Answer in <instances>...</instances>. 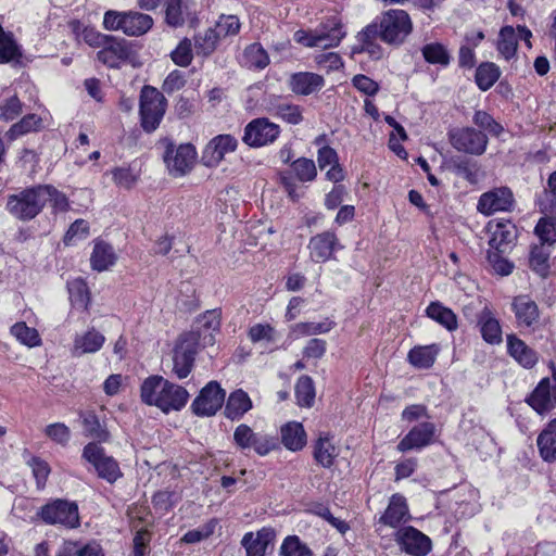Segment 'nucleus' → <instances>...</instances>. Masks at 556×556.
Wrapping results in <instances>:
<instances>
[{"label":"nucleus","instance_id":"obj_14","mask_svg":"<svg viewBox=\"0 0 556 556\" xmlns=\"http://www.w3.org/2000/svg\"><path fill=\"white\" fill-rule=\"evenodd\" d=\"M515 206L513 191L508 187L493 188L479 198L477 210L485 216L496 212H510Z\"/></svg>","mask_w":556,"mask_h":556},{"label":"nucleus","instance_id":"obj_32","mask_svg":"<svg viewBox=\"0 0 556 556\" xmlns=\"http://www.w3.org/2000/svg\"><path fill=\"white\" fill-rule=\"evenodd\" d=\"M478 324L483 340L490 344L502 342V328L496 318L493 317L489 308H484L479 317Z\"/></svg>","mask_w":556,"mask_h":556},{"label":"nucleus","instance_id":"obj_30","mask_svg":"<svg viewBox=\"0 0 556 556\" xmlns=\"http://www.w3.org/2000/svg\"><path fill=\"white\" fill-rule=\"evenodd\" d=\"M124 34L129 37H139L147 34L153 26V18L138 11H126Z\"/></svg>","mask_w":556,"mask_h":556},{"label":"nucleus","instance_id":"obj_27","mask_svg":"<svg viewBox=\"0 0 556 556\" xmlns=\"http://www.w3.org/2000/svg\"><path fill=\"white\" fill-rule=\"evenodd\" d=\"M338 455V447L332 443L328 434L320 435L314 443L313 457L320 467L326 469L331 468Z\"/></svg>","mask_w":556,"mask_h":556},{"label":"nucleus","instance_id":"obj_45","mask_svg":"<svg viewBox=\"0 0 556 556\" xmlns=\"http://www.w3.org/2000/svg\"><path fill=\"white\" fill-rule=\"evenodd\" d=\"M517 36L511 26H504L498 34L497 50L506 59H511L517 51Z\"/></svg>","mask_w":556,"mask_h":556},{"label":"nucleus","instance_id":"obj_52","mask_svg":"<svg viewBox=\"0 0 556 556\" xmlns=\"http://www.w3.org/2000/svg\"><path fill=\"white\" fill-rule=\"evenodd\" d=\"M281 556H313L312 551L306 544L302 543L296 535H290L285 539L280 547Z\"/></svg>","mask_w":556,"mask_h":556},{"label":"nucleus","instance_id":"obj_28","mask_svg":"<svg viewBox=\"0 0 556 556\" xmlns=\"http://www.w3.org/2000/svg\"><path fill=\"white\" fill-rule=\"evenodd\" d=\"M251 408L252 401L250 396L242 389H238L228 396L224 414L228 419L238 420Z\"/></svg>","mask_w":556,"mask_h":556},{"label":"nucleus","instance_id":"obj_17","mask_svg":"<svg viewBox=\"0 0 556 556\" xmlns=\"http://www.w3.org/2000/svg\"><path fill=\"white\" fill-rule=\"evenodd\" d=\"M238 147V140L228 134L218 135L206 144L202 160L206 166L218 165L227 153L233 152Z\"/></svg>","mask_w":556,"mask_h":556},{"label":"nucleus","instance_id":"obj_44","mask_svg":"<svg viewBox=\"0 0 556 556\" xmlns=\"http://www.w3.org/2000/svg\"><path fill=\"white\" fill-rule=\"evenodd\" d=\"M314 381L309 376H301L295 384V397L298 404L303 407H312L315 402Z\"/></svg>","mask_w":556,"mask_h":556},{"label":"nucleus","instance_id":"obj_11","mask_svg":"<svg viewBox=\"0 0 556 556\" xmlns=\"http://www.w3.org/2000/svg\"><path fill=\"white\" fill-rule=\"evenodd\" d=\"M197 156L195 148L191 143H184L176 147L173 142H167L164 161L169 173L174 176H182L191 170Z\"/></svg>","mask_w":556,"mask_h":556},{"label":"nucleus","instance_id":"obj_4","mask_svg":"<svg viewBox=\"0 0 556 556\" xmlns=\"http://www.w3.org/2000/svg\"><path fill=\"white\" fill-rule=\"evenodd\" d=\"M97 59L111 68H119L122 64H129L132 67L141 66L138 45L112 35L104 47L97 52Z\"/></svg>","mask_w":556,"mask_h":556},{"label":"nucleus","instance_id":"obj_16","mask_svg":"<svg viewBox=\"0 0 556 556\" xmlns=\"http://www.w3.org/2000/svg\"><path fill=\"white\" fill-rule=\"evenodd\" d=\"M435 430V425L433 422H420L413 427L399 442L397 450L404 453L412 450H421L430 445L434 440Z\"/></svg>","mask_w":556,"mask_h":556},{"label":"nucleus","instance_id":"obj_31","mask_svg":"<svg viewBox=\"0 0 556 556\" xmlns=\"http://www.w3.org/2000/svg\"><path fill=\"white\" fill-rule=\"evenodd\" d=\"M281 442L289 451H300L306 444V432L300 422H288L281 428Z\"/></svg>","mask_w":556,"mask_h":556},{"label":"nucleus","instance_id":"obj_21","mask_svg":"<svg viewBox=\"0 0 556 556\" xmlns=\"http://www.w3.org/2000/svg\"><path fill=\"white\" fill-rule=\"evenodd\" d=\"M492 236L489 240L490 249L500 252H509L513 242L516 239V228L509 220L498 222L495 225H488Z\"/></svg>","mask_w":556,"mask_h":556},{"label":"nucleus","instance_id":"obj_56","mask_svg":"<svg viewBox=\"0 0 556 556\" xmlns=\"http://www.w3.org/2000/svg\"><path fill=\"white\" fill-rule=\"evenodd\" d=\"M213 29L220 39L237 35L240 30L239 18L236 15H222Z\"/></svg>","mask_w":556,"mask_h":556},{"label":"nucleus","instance_id":"obj_46","mask_svg":"<svg viewBox=\"0 0 556 556\" xmlns=\"http://www.w3.org/2000/svg\"><path fill=\"white\" fill-rule=\"evenodd\" d=\"M244 64L248 67L265 68L269 64V56L260 43H252L244 49Z\"/></svg>","mask_w":556,"mask_h":556},{"label":"nucleus","instance_id":"obj_61","mask_svg":"<svg viewBox=\"0 0 556 556\" xmlns=\"http://www.w3.org/2000/svg\"><path fill=\"white\" fill-rule=\"evenodd\" d=\"M333 326L334 323L328 319L321 323H299L295 325L294 331L302 336H313L329 332Z\"/></svg>","mask_w":556,"mask_h":556},{"label":"nucleus","instance_id":"obj_36","mask_svg":"<svg viewBox=\"0 0 556 556\" xmlns=\"http://www.w3.org/2000/svg\"><path fill=\"white\" fill-rule=\"evenodd\" d=\"M105 338L102 333L97 331L96 329H91L87 331L83 336H77L74 340V353L78 352V355L86 353H96L99 351Z\"/></svg>","mask_w":556,"mask_h":556},{"label":"nucleus","instance_id":"obj_54","mask_svg":"<svg viewBox=\"0 0 556 556\" xmlns=\"http://www.w3.org/2000/svg\"><path fill=\"white\" fill-rule=\"evenodd\" d=\"M194 359L186 355V352L174 350L173 372L178 379H185L189 376L193 368Z\"/></svg>","mask_w":556,"mask_h":556},{"label":"nucleus","instance_id":"obj_26","mask_svg":"<svg viewBox=\"0 0 556 556\" xmlns=\"http://www.w3.org/2000/svg\"><path fill=\"white\" fill-rule=\"evenodd\" d=\"M536 445L544 462H556V418L552 419L538 435Z\"/></svg>","mask_w":556,"mask_h":556},{"label":"nucleus","instance_id":"obj_39","mask_svg":"<svg viewBox=\"0 0 556 556\" xmlns=\"http://www.w3.org/2000/svg\"><path fill=\"white\" fill-rule=\"evenodd\" d=\"M420 51L425 61L429 64L446 67L451 63L452 55L441 42L426 43Z\"/></svg>","mask_w":556,"mask_h":556},{"label":"nucleus","instance_id":"obj_19","mask_svg":"<svg viewBox=\"0 0 556 556\" xmlns=\"http://www.w3.org/2000/svg\"><path fill=\"white\" fill-rule=\"evenodd\" d=\"M325 86L321 75L312 72H298L290 76L289 87L298 96H309Z\"/></svg>","mask_w":556,"mask_h":556},{"label":"nucleus","instance_id":"obj_53","mask_svg":"<svg viewBox=\"0 0 556 556\" xmlns=\"http://www.w3.org/2000/svg\"><path fill=\"white\" fill-rule=\"evenodd\" d=\"M291 167L296 178L303 182L314 180L317 175L316 165L311 159L300 157L291 164Z\"/></svg>","mask_w":556,"mask_h":556},{"label":"nucleus","instance_id":"obj_38","mask_svg":"<svg viewBox=\"0 0 556 556\" xmlns=\"http://www.w3.org/2000/svg\"><path fill=\"white\" fill-rule=\"evenodd\" d=\"M42 127V118L35 114L30 113L25 115L20 122L13 124L10 129L7 131V137L9 140L13 141L21 136L27 135L33 131H38Z\"/></svg>","mask_w":556,"mask_h":556},{"label":"nucleus","instance_id":"obj_1","mask_svg":"<svg viewBox=\"0 0 556 556\" xmlns=\"http://www.w3.org/2000/svg\"><path fill=\"white\" fill-rule=\"evenodd\" d=\"M413 30V23L408 13L404 10L392 9L384 12L379 23L366 26L357 36L363 43V49L374 53V40L380 38L392 46L402 45Z\"/></svg>","mask_w":556,"mask_h":556},{"label":"nucleus","instance_id":"obj_2","mask_svg":"<svg viewBox=\"0 0 556 556\" xmlns=\"http://www.w3.org/2000/svg\"><path fill=\"white\" fill-rule=\"evenodd\" d=\"M141 401L150 406H156L162 412L180 410L188 402V391L170 382L162 376H150L140 388Z\"/></svg>","mask_w":556,"mask_h":556},{"label":"nucleus","instance_id":"obj_8","mask_svg":"<svg viewBox=\"0 0 556 556\" xmlns=\"http://www.w3.org/2000/svg\"><path fill=\"white\" fill-rule=\"evenodd\" d=\"M81 457L93 466L100 479L111 484L123 476L116 459L106 455L104 448L97 442L86 444Z\"/></svg>","mask_w":556,"mask_h":556},{"label":"nucleus","instance_id":"obj_13","mask_svg":"<svg viewBox=\"0 0 556 556\" xmlns=\"http://www.w3.org/2000/svg\"><path fill=\"white\" fill-rule=\"evenodd\" d=\"M280 128L266 117L252 119L244 128L243 142L249 147L258 148L273 143L279 136Z\"/></svg>","mask_w":556,"mask_h":556},{"label":"nucleus","instance_id":"obj_33","mask_svg":"<svg viewBox=\"0 0 556 556\" xmlns=\"http://www.w3.org/2000/svg\"><path fill=\"white\" fill-rule=\"evenodd\" d=\"M116 262V254L111 244L99 241L94 244L90 263L94 270L103 271L113 266Z\"/></svg>","mask_w":556,"mask_h":556},{"label":"nucleus","instance_id":"obj_59","mask_svg":"<svg viewBox=\"0 0 556 556\" xmlns=\"http://www.w3.org/2000/svg\"><path fill=\"white\" fill-rule=\"evenodd\" d=\"M45 433L50 440L62 446L67 445L71 439V430L63 422L48 425L45 429Z\"/></svg>","mask_w":556,"mask_h":556},{"label":"nucleus","instance_id":"obj_41","mask_svg":"<svg viewBox=\"0 0 556 556\" xmlns=\"http://www.w3.org/2000/svg\"><path fill=\"white\" fill-rule=\"evenodd\" d=\"M80 417L87 437L98 440V442H106L109 440L110 432L93 412L81 413Z\"/></svg>","mask_w":556,"mask_h":556},{"label":"nucleus","instance_id":"obj_23","mask_svg":"<svg viewBox=\"0 0 556 556\" xmlns=\"http://www.w3.org/2000/svg\"><path fill=\"white\" fill-rule=\"evenodd\" d=\"M526 402L540 415L549 412L553 407L551 379L543 378L526 399Z\"/></svg>","mask_w":556,"mask_h":556},{"label":"nucleus","instance_id":"obj_15","mask_svg":"<svg viewBox=\"0 0 556 556\" xmlns=\"http://www.w3.org/2000/svg\"><path fill=\"white\" fill-rule=\"evenodd\" d=\"M395 542L410 556H427L432 548L430 538L412 526L399 529L395 533Z\"/></svg>","mask_w":556,"mask_h":556},{"label":"nucleus","instance_id":"obj_55","mask_svg":"<svg viewBox=\"0 0 556 556\" xmlns=\"http://www.w3.org/2000/svg\"><path fill=\"white\" fill-rule=\"evenodd\" d=\"M508 252H500L494 249H489L486 258L496 274L502 276L509 275L514 269V264L504 257Z\"/></svg>","mask_w":556,"mask_h":556},{"label":"nucleus","instance_id":"obj_43","mask_svg":"<svg viewBox=\"0 0 556 556\" xmlns=\"http://www.w3.org/2000/svg\"><path fill=\"white\" fill-rule=\"evenodd\" d=\"M220 38L213 28H207L204 33L194 36V48L198 55L210 56L217 48Z\"/></svg>","mask_w":556,"mask_h":556},{"label":"nucleus","instance_id":"obj_20","mask_svg":"<svg viewBox=\"0 0 556 556\" xmlns=\"http://www.w3.org/2000/svg\"><path fill=\"white\" fill-rule=\"evenodd\" d=\"M410 519L406 498L400 494H393L383 515L379 518V523L396 528L400 523Z\"/></svg>","mask_w":556,"mask_h":556},{"label":"nucleus","instance_id":"obj_51","mask_svg":"<svg viewBox=\"0 0 556 556\" xmlns=\"http://www.w3.org/2000/svg\"><path fill=\"white\" fill-rule=\"evenodd\" d=\"M472 122L480 129L488 131L490 135L494 137H498L504 128L501 124H498L488 112L478 110L475 112Z\"/></svg>","mask_w":556,"mask_h":556},{"label":"nucleus","instance_id":"obj_37","mask_svg":"<svg viewBox=\"0 0 556 556\" xmlns=\"http://www.w3.org/2000/svg\"><path fill=\"white\" fill-rule=\"evenodd\" d=\"M427 316L453 331L457 329V317L454 312L440 302H431L426 309Z\"/></svg>","mask_w":556,"mask_h":556},{"label":"nucleus","instance_id":"obj_25","mask_svg":"<svg viewBox=\"0 0 556 556\" xmlns=\"http://www.w3.org/2000/svg\"><path fill=\"white\" fill-rule=\"evenodd\" d=\"M508 354L522 367L532 368L538 363V354L515 334L507 336Z\"/></svg>","mask_w":556,"mask_h":556},{"label":"nucleus","instance_id":"obj_29","mask_svg":"<svg viewBox=\"0 0 556 556\" xmlns=\"http://www.w3.org/2000/svg\"><path fill=\"white\" fill-rule=\"evenodd\" d=\"M190 15L189 0H165V22L168 26L181 27Z\"/></svg>","mask_w":556,"mask_h":556},{"label":"nucleus","instance_id":"obj_49","mask_svg":"<svg viewBox=\"0 0 556 556\" xmlns=\"http://www.w3.org/2000/svg\"><path fill=\"white\" fill-rule=\"evenodd\" d=\"M172 61L180 66L187 67L193 60L192 42L189 38H184L178 46L170 52Z\"/></svg>","mask_w":556,"mask_h":556},{"label":"nucleus","instance_id":"obj_18","mask_svg":"<svg viewBox=\"0 0 556 556\" xmlns=\"http://www.w3.org/2000/svg\"><path fill=\"white\" fill-rule=\"evenodd\" d=\"M307 248L313 262L324 263L332 258L333 252L340 248V243L333 231H324L313 236Z\"/></svg>","mask_w":556,"mask_h":556},{"label":"nucleus","instance_id":"obj_6","mask_svg":"<svg viewBox=\"0 0 556 556\" xmlns=\"http://www.w3.org/2000/svg\"><path fill=\"white\" fill-rule=\"evenodd\" d=\"M167 101L155 87L146 85L140 91L139 114L146 132H153L160 125L166 111Z\"/></svg>","mask_w":556,"mask_h":556},{"label":"nucleus","instance_id":"obj_10","mask_svg":"<svg viewBox=\"0 0 556 556\" xmlns=\"http://www.w3.org/2000/svg\"><path fill=\"white\" fill-rule=\"evenodd\" d=\"M448 141L454 149L470 155H482L488 147V136L473 127H457L448 131Z\"/></svg>","mask_w":556,"mask_h":556},{"label":"nucleus","instance_id":"obj_58","mask_svg":"<svg viewBox=\"0 0 556 556\" xmlns=\"http://www.w3.org/2000/svg\"><path fill=\"white\" fill-rule=\"evenodd\" d=\"M200 349H203L202 344L195 337V333H191V331L181 333L175 346L176 351L186 352V355L193 358H195Z\"/></svg>","mask_w":556,"mask_h":556},{"label":"nucleus","instance_id":"obj_42","mask_svg":"<svg viewBox=\"0 0 556 556\" xmlns=\"http://www.w3.org/2000/svg\"><path fill=\"white\" fill-rule=\"evenodd\" d=\"M500 75V68L494 63H482L476 71V84L482 91H486L496 83Z\"/></svg>","mask_w":556,"mask_h":556},{"label":"nucleus","instance_id":"obj_62","mask_svg":"<svg viewBox=\"0 0 556 556\" xmlns=\"http://www.w3.org/2000/svg\"><path fill=\"white\" fill-rule=\"evenodd\" d=\"M28 465L33 470L37 488L42 489L51 471L49 464L39 457H31L28 460Z\"/></svg>","mask_w":556,"mask_h":556},{"label":"nucleus","instance_id":"obj_47","mask_svg":"<svg viewBox=\"0 0 556 556\" xmlns=\"http://www.w3.org/2000/svg\"><path fill=\"white\" fill-rule=\"evenodd\" d=\"M453 172L469 182H476L478 177V164L476 161L457 156L451 160Z\"/></svg>","mask_w":556,"mask_h":556},{"label":"nucleus","instance_id":"obj_63","mask_svg":"<svg viewBox=\"0 0 556 556\" xmlns=\"http://www.w3.org/2000/svg\"><path fill=\"white\" fill-rule=\"evenodd\" d=\"M314 60L320 68H325L327 72L338 71L343 67L342 58L337 52L318 53Z\"/></svg>","mask_w":556,"mask_h":556},{"label":"nucleus","instance_id":"obj_34","mask_svg":"<svg viewBox=\"0 0 556 556\" xmlns=\"http://www.w3.org/2000/svg\"><path fill=\"white\" fill-rule=\"evenodd\" d=\"M439 348L435 344L413 348L407 355L410 365L419 369L430 368L437 358Z\"/></svg>","mask_w":556,"mask_h":556},{"label":"nucleus","instance_id":"obj_9","mask_svg":"<svg viewBox=\"0 0 556 556\" xmlns=\"http://www.w3.org/2000/svg\"><path fill=\"white\" fill-rule=\"evenodd\" d=\"M233 442L241 451L253 450L260 456H266L278 448L277 440L265 433L254 432L245 425H239L233 431Z\"/></svg>","mask_w":556,"mask_h":556},{"label":"nucleus","instance_id":"obj_60","mask_svg":"<svg viewBox=\"0 0 556 556\" xmlns=\"http://www.w3.org/2000/svg\"><path fill=\"white\" fill-rule=\"evenodd\" d=\"M89 235V224L85 219H76L68 228L64 236L66 245L73 244L76 240H83Z\"/></svg>","mask_w":556,"mask_h":556},{"label":"nucleus","instance_id":"obj_35","mask_svg":"<svg viewBox=\"0 0 556 556\" xmlns=\"http://www.w3.org/2000/svg\"><path fill=\"white\" fill-rule=\"evenodd\" d=\"M56 556H104V554L97 542L81 544L76 541H65L59 548Z\"/></svg>","mask_w":556,"mask_h":556},{"label":"nucleus","instance_id":"obj_57","mask_svg":"<svg viewBox=\"0 0 556 556\" xmlns=\"http://www.w3.org/2000/svg\"><path fill=\"white\" fill-rule=\"evenodd\" d=\"M535 235L540 239V244L551 247L556 242V225L545 218H541L535 228Z\"/></svg>","mask_w":556,"mask_h":556},{"label":"nucleus","instance_id":"obj_5","mask_svg":"<svg viewBox=\"0 0 556 556\" xmlns=\"http://www.w3.org/2000/svg\"><path fill=\"white\" fill-rule=\"evenodd\" d=\"M46 194L41 185L25 188L9 197L7 208L17 219L30 220L45 207Z\"/></svg>","mask_w":556,"mask_h":556},{"label":"nucleus","instance_id":"obj_48","mask_svg":"<svg viewBox=\"0 0 556 556\" xmlns=\"http://www.w3.org/2000/svg\"><path fill=\"white\" fill-rule=\"evenodd\" d=\"M68 293L72 305L87 309L89 303V291L87 285L83 280H74L68 283Z\"/></svg>","mask_w":556,"mask_h":556},{"label":"nucleus","instance_id":"obj_3","mask_svg":"<svg viewBox=\"0 0 556 556\" xmlns=\"http://www.w3.org/2000/svg\"><path fill=\"white\" fill-rule=\"evenodd\" d=\"M343 25L337 17L323 22L314 30L299 29L294 33V40L308 48H333L338 47L344 38Z\"/></svg>","mask_w":556,"mask_h":556},{"label":"nucleus","instance_id":"obj_50","mask_svg":"<svg viewBox=\"0 0 556 556\" xmlns=\"http://www.w3.org/2000/svg\"><path fill=\"white\" fill-rule=\"evenodd\" d=\"M12 334L23 344L30 348L40 344V337L35 328L28 327L25 323H16L11 328Z\"/></svg>","mask_w":556,"mask_h":556},{"label":"nucleus","instance_id":"obj_7","mask_svg":"<svg viewBox=\"0 0 556 556\" xmlns=\"http://www.w3.org/2000/svg\"><path fill=\"white\" fill-rule=\"evenodd\" d=\"M37 516L51 526H62L66 529L79 527L78 506L75 502L56 498L43 505Z\"/></svg>","mask_w":556,"mask_h":556},{"label":"nucleus","instance_id":"obj_24","mask_svg":"<svg viewBox=\"0 0 556 556\" xmlns=\"http://www.w3.org/2000/svg\"><path fill=\"white\" fill-rule=\"evenodd\" d=\"M273 540L274 533L263 528L255 534L253 532L245 533L241 540V544L245 549L247 556H265Z\"/></svg>","mask_w":556,"mask_h":556},{"label":"nucleus","instance_id":"obj_12","mask_svg":"<svg viewBox=\"0 0 556 556\" xmlns=\"http://www.w3.org/2000/svg\"><path fill=\"white\" fill-rule=\"evenodd\" d=\"M226 392L217 381H210L203 387L191 404L192 413L197 416H213L222 408Z\"/></svg>","mask_w":556,"mask_h":556},{"label":"nucleus","instance_id":"obj_64","mask_svg":"<svg viewBox=\"0 0 556 556\" xmlns=\"http://www.w3.org/2000/svg\"><path fill=\"white\" fill-rule=\"evenodd\" d=\"M276 114L292 125H298L303 121L301 108L296 104H279L276 108Z\"/></svg>","mask_w":556,"mask_h":556},{"label":"nucleus","instance_id":"obj_22","mask_svg":"<svg viewBox=\"0 0 556 556\" xmlns=\"http://www.w3.org/2000/svg\"><path fill=\"white\" fill-rule=\"evenodd\" d=\"M511 307L519 326L531 327L539 319V307L528 295L514 298Z\"/></svg>","mask_w":556,"mask_h":556},{"label":"nucleus","instance_id":"obj_40","mask_svg":"<svg viewBox=\"0 0 556 556\" xmlns=\"http://www.w3.org/2000/svg\"><path fill=\"white\" fill-rule=\"evenodd\" d=\"M549 248L543 244H535L530 251L529 266L543 278H545L549 271Z\"/></svg>","mask_w":556,"mask_h":556}]
</instances>
